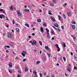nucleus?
Masks as SVG:
<instances>
[{
  "mask_svg": "<svg viewBox=\"0 0 77 77\" xmlns=\"http://www.w3.org/2000/svg\"><path fill=\"white\" fill-rule=\"evenodd\" d=\"M35 34L34 33H33L32 34V36H35Z\"/></svg>",
  "mask_w": 77,
  "mask_h": 77,
  "instance_id": "nucleus-51",
  "label": "nucleus"
},
{
  "mask_svg": "<svg viewBox=\"0 0 77 77\" xmlns=\"http://www.w3.org/2000/svg\"><path fill=\"white\" fill-rule=\"evenodd\" d=\"M53 3H56V1L55 0H53Z\"/></svg>",
  "mask_w": 77,
  "mask_h": 77,
  "instance_id": "nucleus-48",
  "label": "nucleus"
},
{
  "mask_svg": "<svg viewBox=\"0 0 77 77\" xmlns=\"http://www.w3.org/2000/svg\"><path fill=\"white\" fill-rule=\"evenodd\" d=\"M7 36L8 38H10L12 37V35L10 33H7Z\"/></svg>",
  "mask_w": 77,
  "mask_h": 77,
  "instance_id": "nucleus-2",
  "label": "nucleus"
},
{
  "mask_svg": "<svg viewBox=\"0 0 77 77\" xmlns=\"http://www.w3.org/2000/svg\"><path fill=\"white\" fill-rule=\"evenodd\" d=\"M3 18H5L6 17L5 16L3 15Z\"/></svg>",
  "mask_w": 77,
  "mask_h": 77,
  "instance_id": "nucleus-59",
  "label": "nucleus"
},
{
  "mask_svg": "<svg viewBox=\"0 0 77 77\" xmlns=\"http://www.w3.org/2000/svg\"><path fill=\"white\" fill-rule=\"evenodd\" d=\"M61 28L62 29H64V26H62Z\"/></svg>",
  "mask_w": 77,
  "mask_h": 77,
  "instance_id": "nucleus-43",
  "label": "nucleus"
},
{
  "mask_svg": "<svg viewBox=\"0 0 77 77\" xmlns=\"http://www.w3.org/2000/svg\"><path fill=\"white\" fill-rule=\"evenodd\" d=\"M50 18L51 19V20H52V21L54 22V21H55V20L53 19V18L52 17H51Z\"/></svg>",
  "mask_w": 77,
  "mask_h": 77,
  "instance_id": "nucleus-12",
  "label": "nucleus"
},
{
  "mask_svg": "<svg viewBox=\"0 0 77 77\" xmlns=\"http://www.w3.org/2000/svg\"><path fill=\"white\" fill-rule=\"evenodd\" d=\"M37 21L38 23H41V19H38L37 20Z\"/></svg>",
  "mask_w": 77,
  "mask_h": 77,
  "instance_id": "nucleus-21",
  "label": "nucleus"
},
{
  "mask_svg": "<svg viewBox=\"0 0 77 77\" xmlns=\"http://www.w3.org/2000/svg\"><path fill=\"white\" fill-rule=\"evenodd\" d=\"M65 75H66V76H68V75L66 74V73H65Z\"/></svg>",
  "mask_w": 77,
  "mask_h": 77,
  "instance_id": "nucleus-57",
  "label": "nucleus"
},
{
  "mask_svg": "<svg viewBox=\"0 0 77 77\" xmlns=\"http://www.w3.org/2000/svg\"><path fill=\"white\" fill-rule=\"evenodd\" d=\"M67 14L69 17H71V13L69 12H67Z\"/></svg>",
  "mask_w": 77,
  "mask_h": 77,
  "instance_id": "nucleus-5",
  "label": "nucleus"
},
{
  "mask_svg": "<svg viewBox=\"0 0 77 77\" xmlns=\"http://www.w3.org/2000/svg\"><path fill=\"white\" fill-rule=\"evenodd\" d=\"M57 66H59V63H57Z\"/></svg>",
  "mask_w": 77,
  "mask_h": 77,
  "instance_id": "nucleus-61",
  "label": "nucleus"
},
{
  "mask_svg": "<svg viewBox=\"0 0 77 77\" xmlns=\"http://www.w3.org/2000/svg\"><path fill=\"white\" fill-rule=\"evenodd\" d=\"M43 25L45 27H46V26H47V25H46V24H45V23H43Z\"/></svg>",
  "mask_w": 77,
  "mask_h": 77,
  "instance_id": "nucleus-32",
  "label": "nucleus"
},
{
  "mask_svg": "<svg viewBox=\"0 0 77 77\" xmlns=\"http://www.w3.org/2000/svg\"><path fill=\"white\" fill-rule=\"evenodd\" d=\"M54 26H55V27H57L58 28H59V27H58V24H57V23H55L54 25Z\"/></svg>",
  "mask_w": 77,
  "mask_h": 77,
  "instance_id": "nucleus-8",
  "label": "nucleus"
},
{
  "mask_svg": "<svg viewBox=\"0 0 77 77\" xmlns=\"http://www.w3.org/2000/svg\"><path fill=\"white\" fill-rule=\"evenodd\" d=\"M57 31H58V32H60V29H59V28H57Z\"/></svg>",
  "mask_w": 77,
  "mask_h": 77,
  "instance_id": "nucleus-30",
  "label": "nucleus"
},
{
  "mask_svg": "<svg viewBox=\"0 0 77 77\" xmlns=\"http://www.w3.org/2000/svg\"><path fill=\"white\" fill-rule=\"evenodd\" d=\"M51 33H52L53 35H55V32H54V31L53 30H52L51 31Z\"/></svg>",
  "mask_w": 77,
  "mask_h": 77,
  "instance_id": "nucleus-15",
  "label": "nucleus"
},
{
  "mask_svg": "<svg viewBox=\"0 0 77 77\" xmlns=\"http://www.w3.org/2000/svg\"><path fill=\"white\" fill-rule=\"evenodd\" d=\"M5 48L7 47V48H10V46H6L5 47Z\"/></svg>",
  "mask_w": 77,
  "mask_h": 77,
  "instance_id": "nucleus-38",
  "label": "nucleus"
},
{
  "mask_svg": "<svg viewBox=\"0 0 77 77\" xmlns=\"http://www.w3.org/2000/svg\"><path fill=\"white\" fill-rule=\"evenodd\" d=\"M67 71H69V72H71V69H67Z\"/></svg>",
  "mask_w": 77,
  "mask_h": 77,
  "instance_id": "nucleus-36",
  "label": "nucleus"
},
{
  "mask_svg": "<svg viewBox=\"0 0 77 77\" xmlns=\"http://www.w3.org/2000/svg\"><path fill=\"white\" fill-rule=\"evenodd\" d=\"M43 60L44 61H45V60H46V58H44L43 59Z\"/></svg>",
  "mask_w": 77,
  "mask_h": 77,
  "instance_id": "nucleus-45",
  "label": "nucleus"
},
{
  "mask_svg": "<svg viewBox=\"0 0 77 77\" xmlns=\"http://www.w3.org/2000/svg\"><path fill=\"white\" fill-rule=\"evenodd\" d=\"M75 69H77V68L75 67H74V69H73V70H75Z\"/></svg>",
  "mask_w": 77,
  "mask_h": 77,
  "instance_id": "nucleus-44",
  "label": "nucleus"
},
{
  "mask_svg": "<svg viewBox=\"0 0 77 77\" xmlns=\"http://www.w3.org/2000/svg\"><path fill=\"white\" fill-rule=\"evenodd\" d=\"M47 54L49 57H50V56H51V54H48V53H47Z\"/></svg>",
  "mask_w": 77,
  "mask_h": 77,
  "instance_id": "nucleus-39",
  "label": "nucleus"
},
{
  "mask_svg": "<svg viewBox=\"0 0 77 77\" xmlns=\"http://www.w3.org/2000/svg\"><path fill=\"white\" fill-rule=\"evenodd\" d=\"M67 3H65L64 4V5H65V6H66V5H67Z\"/></svg>",
  "mask_w": 77,
  "mask_h": 77,
  "instance_id": "nucleus-63",
  "label": "nucleus"
},
{
  "mask_svg": "<svg viewBox=\"0 0 77 77\" xmlns=\"http://www.w3.org/2000/svg\"><path fill=\"white\" fill-rule=\"evenodd\" d=\"M45 48L46 50H50V49L48 46H46L45 47Z\"/></svg>",
  "mask_w": 77,
  "mask_h": 77,
  "instance_id": "nucleus-7",
  "label": "nucleus"
},
{
  "mask_svg": "<svg viewBox=\"0 0 77 77\" xmlns=\"http://www.w3.org/2000/svg\"><path fill=\"white\" fill-rule=\"evenodd\" d=\"M46 32L47 33H48V32H49V30H48V29L47 28L46 29Z\"/></svg>",
  "mask_w": 77,
  "mask_h": 77,
  "instance_id": "nucleus-28",
  "label": "nucleus"
},
{
  "mask_svg": "<svg viewBox=\"0 0 77 77\" xmlns=\"http://www.w3.org/2000/svg\"><path fill=\"white\" fill-rule=\"evenodd\" d=\"M55 46L56 47H57V48H58L59 47V46H58V44H56L55 45Z\"/></svg>",
  "mask_w": 77,
  "mask_h": 77,
  "instance_id": "nucleus-25",
  "label": "nucleus"
},
{
  "mask_svg": "<svg viewBox=\"0 0 77 77\" xmlns=\"http://www.w3.org/2000/svg\"><path fill=\"white\" fill-rule=\"evenodd\" d=\"M21 54L23 57H25L26 54H27V52L26 51H23V52L21 53Z\"/></svg>",
  "mask_w": 77,
  "mask_h": 77,
  "instance_id": "nucleus-1",
  "label": "nucleus"
},
{
  "mask_svg": "<svg viewBox=\"0 0 77 77\" xmlns=\"http://www.w3.org/2000/svg\"><path fill=\"white\" fill-rule=\"evenodd\" d=\"M25 25L26 26H27V27H29V24H28L27 23H26L25 24Z\"/></svg>",
  "mask_w": 77,
  "mask_h": 77,
  "instance_id": "nucleus-17",
  "label": "nucleus"
},
{
  "mask_svg": "<svg viewBox=\"0 0 77 77\" xmlns=\"http://www.w3.org/2000/svg\"><path fill=\"white\" fill-rule=\"evenodd\" d=\"M39 43L41 45H42V42L41 41L39 42Z\"/></svg>",
  "mask_w": 77,
  "mask_h": 77,
  "instance_id": "nucleus-34",
  "label": "nucleus"
},
{
  "mask_svg": "<svg viewBox=\"0 0 77 77\" xmlns=\"http://www.w3.org/2000/svg\"><path fill=\"white\" fill-rule=\"evenodd\" d=\"M47 35H46L47 38H50V33H47Z\"/></svg>",
  "mask_w": 77,
  "mask_h": 77,
  "instance_id": "nucleus-6",
  "label": "nucleus"
},
{
  "mask_svg": "<svg viewBox=\"0 0 77 77\" xmlns=\"http://www.w3.org/2000/svg\"><path fill=\"white\" fill-rule=\"evenodd\" d=\"M40 30H41V32H42V33H44V29H43V27H41Z\"/></svg>",
  "mask_w": 77,
  "mask_h": 77,
  "instance_id": "nucleus-4",
  "label": "nucleus"
},
{
  "mask_svg": "<svg viewBox=\"0 0 77 77\" xmlns=\"http://www.w3.org/2000/svg\"><path fill=\"white\" fill-rule=\"evenodd\" d=\"M63 18L64 19H66V16H65V15H63Z\"/></svg>",
  "mask_w": 77,
  "mask_h": 77,
  "instance_id": "nucleus-31",
  "label": "nucleus"
},
{
  "mask_svg": "<svg viewBox=\"0 0 77 77\" xmlns=\"http://www.w3.org/2000/svg\"><path fill=\"white\" fill-rule=\"evenodd\" d=\"M52 26L53 27V28H54V29H55L56 30L57 29L55 27H54V26Z\"/></svg>",
  "mask_w": 77,
  "mask_h": 77,
  "instance_id": "nucleus-41",
  "label": "nucleus"
},
{
  "mask_svg": "<svg viewBox=\"0 0 77 77\" xmlns=\"http://www.w3.org/2000/svg\"><path fill=\"white\" fill-rule=\"evenodd\" d=\"M33 42L34 45V44H36V41L35 40H34V41H33V42Z\"/></svg>",
  "mask_w": 77,
  "mask_h": 77,
  "instance_id": "nucleus-14",
  "label": "nucleus"
},
{
  "mask_svg": "<svg viewBox=\"0 0 77 77\" xmlns=\"http://www.w3.org/2000/svg\"><path fill=\"white\" fill-rule=\"evenodd\" d=\"M25 72H27V71H28V69L27 67H25Z\"/></svg>",
  "mask_w": 77,
  "mask_h": 77,
  "instance_id": "nucleus-13",
  "label": "nucleus"
},
{
  "mask_svg": "<svg viewBox=\"0 0 77 77\" xmlns=\"http://www.w3.org/2000/svg\"><path fill=\"white\" fill-rule=\"evenodd\" d=\"M6 35V34H3V36H5Z\"/></svg>",
  "mask_w": 77,
  "mask_h": 77,
  "instance_id": "nucleus-64",
  "label": "nucleus"
},
{
  "mask_svg": "<svg viewBox=\"0 0 77 77\" xmlns=\"http://www.w3.org/2000/svg\"><path fill=\"white\" fill-rule=\"evenodd\" d=\"M13 24H15V21L14 20H13Z\"/></svg>",
  "mask_w": 77,
  "mask_h": 77,
  "instance_id": "nucleus-40",
  "label": "nucleus"
},
{
  "mask_svg": "<svg viewBox=\"0 0 77 77\" xmlns=\"http://www.w3.org/2000/svg\"><path fill=\"white\" fill-rule=\"evenodd\" d=\"M63 45L64 47H66V45H65V44L64 43L63 44Z\"/></svg>",
  "mask_w": 77,
  "mask_h": 77,
  "instance_id": "nucleus-42",
  "label": "nucleus"
},
{
  "mask_svg": "<svg viewBox=\"0 0 77 77\" xmlns=\"http://www.w3.org/2000/svg\"><path fill=\"white\" fill-rule=\"evenodd\" d=\"M9 8L10 10L11 11H13V7L12 6H11L10 7H9Z\"/></svg>",
  "mask_w": 77,
  "mask_h": 77,
  "instance_id": "nucleus-10",
  "label": "nucleus"
},
{
  "mask_svg": "<svg viewBox=\"0 0 77 77\" xmlns=\"http://www.w3.org/2000/svg\"><path fill=\"white\" fill-rule=\"evenodd\" d=\"M26 60H27V59H25L23 60V62H25Z\"/></svg>",
  "mask_w": 77,
  "mask_h": 77,
  "instance_id": "nucleus-46",
  "label": "nucleus"
},
{
  "mask_svg": "<svg viewBox=\"0 0 77 77\" xmlns=\"http://www.w3.org/2000/svg\"><path fill=\"white\" fill-rule=\"evenodd\" d=\"M16 31L17 32H20V29L18 28L16 29Z\"/></svg>",
  "mask_w": 77,
  "mask_h": 77,
  "instance_id": "nucleus-19",
  "label": "nucleus"
},
{
  "mask_svg": "<svg viewBox=\"0 0 77 77\" xmlns=\"http://www.w3.org/2000/svg\"><path fill=\"white\" fill-rule=\"evenodd\" d=\"M48 14L49 15H51L52 14L51 12H49Z\"/></svg>",
  "mask_w": 77,
  "mask_h": 77,
  "instance_id": "nucleus-49",
  "label": "nucleus"
},
{
  "mask_svg": "<svg viewBox=\"0 0 77 77\" xmlns=\"http://www.w3.org/2000/svg\"><path fill=\"white\" fill-rule=\"evenodd\" d=\"M17 14H18V16H19L20 17H21V13L19 11V10H17Z\"/></svg>",
  "mask_w": 77,
  "mask_h": 77,
  "instance_id": "nucleus-3",
  "label": "nucleus"
},
{
  "mask_svg": "<svg viewBox=\"0 0 77 77\" xmlns=\"http://www.w3.org/2000/svg\"><path fill=\"white\" fill-rule=\"evenodd\" d=\"M6 26L7 27V28H9V25H6Z\"/></svg>",
  "mask_w": 77,
  "mask_h": 77,
  "instance_id": "nucleus-56",
  "label": "nucleus"
},
{
  "mask_svg": "<svg viewBox=\"0 0 77 77\" xmlns=\"http://www.w3.org/2000/svg\"><path fill=\"white\" fill-rule=\"evenodd\" d=\"M39 74H40V77H42V74L40 73Z\"/></svg>",
  "mask_w": 77,
  "mask_h": 77,
  "instance_id": "nucleus-53",
  "label": "nucleus"
},
{
  "mask_svg": "<svg viewBox=\"0 0 77 77\" xmlns=\"http://www.w3.org/2000/svg\"><path fill=\"white\" fill-rule=\"evenodd\" d=\"M33 73L34 74H36L37 72H36V70H35L34 71Z\"/></svg>",
  "mask_w": 77,
  "mask_h": 77,
  "instance_id": "nucleus-22",
  "label": "nucleus"
},
{
  "mask_svg": "<svg viewBox=\"0 0 77 77\" xmlns=\"http://www.w3.org/2000/svg\"><path fill=\"white\" fill-rule=\"evenodd\" d=\"M63 59L64 61H66V58L65 57H63Z\"/></svg>",
  "mask_w": 77,
  "mask_h": 77,
  "instance_id": "nucleus-35",
  "label": "nucleus"
},
{
  "mask_svg": "<svg viewBox=\"0 0 77 77\" xmlns=\"http://www.w3.org/2000/svg\"><path fill=\"white\" fill-rule=\"evenodd\" d=\"M43 74L45 76L47 75V73L45 72H43Z\"/></svg>",
  "mask_w": 77,
  "mask_h": 77,
  "instance_id": "nucleus-37",
  "label": "nucleus"
},
{
  "mask_svg": "<svg viewBox=\"0 0 77 77\" xmlns=\"http://www.w3.org/2000/svg\"><path fill=\"white\" fill-rule=\"evenodd\" d=\"M29 42H30V43H31L32 45H34V44H33V42H32V41H30Z\"/></svg>",
  "mask_w": 77,
  "mask_h": 77,
  "instance_id": "nucleus-20",
  "label": "nucleus"
},
{
  "mask_svg": "<svg viewBox=\"0 0 77 77\" xmlns=\"http://www.w3.org/2000/svg\"><path fill=\"white\" fill-rule=\"evenodd\" d=\"M71 23L72 24H75V22L74 21H73L72 22H71Z\"/></svg>",
  "mask_w": 77,
  "mask_h": 77,
  "instance_id": "nucleus-27",
  "label": "nucleus"
},
{
  "mask_svg": "<svg viewBox=\"0 0 77 77\" xmlns=\"http://www.w3.org/2000/svg\"><path fill=\"white\" fill-rule=\"evenodd\" d=\"M6 53H8V52H9V51L7 50L6 51Z\"/></svg>",
  "mask_w": 77,
  "mask_h": 77,
  "instance_id": "nucleus-62",
  "label": "nucleus"
},
{
  "mask_svg": "<svg viewBox=\"0 0 77 77\" xmlns=\"http://www.w3.org/2000/svg\"><path fill=\"white\" fill-rule=\"evenodd\" d=\"M71 55H73V53H72V52H71Z\"/></svg>",
  "mask_w": 77,
  "mask_h": 77,
  "instance_id": "nucleus-60",
  "label": "nucleus"
},
{
  "mask_svg": "<svg viewBox=\"0 0 77 77\" xmlns=\"http://www.w3.org/2000/svg\"><path fill=\"white\" fill-rule=\"evenodd\" d=\"M72 28L73 29H75V25H73L72 26Z\"/></svg>",
  "mask_w": 77,
  "mask_h": 77,
  "instance_id": "nucleus-18",
  "label": "nucleus"
},
{
  "mask_svg": "<svg viewBox=\"0 0 77 77\" xmlns=\"http://www.w3.org/2000/svg\"><path fill=\"white\" fill-rule=\"evenodd\" d=\"M25 11H26V12H29V10H27L26 9V8H25Z\"/></svg>",
  "mask_w": 77,
  "mask_h": 77,
  "instance_id": "nucleus-24",
  "label": "nucleus"
},
{
  "mask_svg": "<svg viewBox=\"0 0 77 77\" xmlns=\"http://www.w3.org/2000/svg\"><path fill=\"white\" fill-rule=\"evenodd\" d=\"M52 40H54V37H52Z\"/></svg>",
  "mask_w": 77,
  "mask_h": 77,
  "instance_id": "nucleus-55",
  "label": "nucleus"
},
{
  "mask_svg": "<svg viewBox=\"0 0 77 77\" xmlns=\"http://www.w3.org/2000/svg\"><path fill=\"white\" fill-rule=\"evenodd\" d=\"M57 48V51L58 52H59L60 50V49L59 48V47Z\"/></svg>",
  "mask_w": 77,
  "mask_h": 77,
  "instance_id": "nucleus-26",
  "label": "nucleus"
},
{
  "mask_svg": "<svg viewBox=\"0 0 77 77\" xmlns=\"http://www.w3.org/2000/svg\"><path fill=\"white\" fill-rule=\"evenodd\" d=\"M24 8H27V6L25 5L24 7Z\"/></svg>",
  "mask_w": 77,
  "mask_h": 77,
  "instance_id": "nucleus-58",
  "label": "nucleus"
},
{
  "mask_svg": "<svg viewBox=\"0 0 77 77\" xmlns=\"http://www.w3.org/2000/svg\"><path fill=\"white\" fill-rule=\"evenodd\" d=\"M1 11H2V12H3V10L2 9H1L0 10V11L1 12Z\"/></svg>",
  "mask_w": 77,
  "mask_h": 77,
  "instance_id": "nucleus-47",
  "label": "nucleus"
},
{
  "mask_svg": "<svg viewBox=\"0 0 77 77\" xmlns=\"http://www.w3.org/2000/svg\"><path fill=\"white\" fill-rule=\"evenodd\" d=\"M3 15L1 14L0 15V18L2 19L3 18Z\"/></svg>",
  "mask_w": 77,
  "mask_h": 77,
  "instance_id": "nucleus-16",
  "label": "nucleus"
},
{
  "mask_svg": "<svg viewBox=\"0 0 77 77\" xmlns=\"http://www.w3.org/2000/svg\"><path fill=\"white\" fill-rule=\"evenodd\" d=\"M51 5L52 6H54V4H53L52 3L51 4Z\"/></svg>",
  "mask_w": 77,
  "mask_h": 77,
  "instance_id": "nucleus-52",
  "label": "nucleus"
},
{
  "mask_svg": "<svg viewBox=\"0 0 77 77\" xmlns=\"http://www.w3.org/2000/svg\"><path fill=\"white\" fill-rule=\"evenodd\" d=\"M8 71L10 73V74H12V70H10V69H8Z\"/></svg>",
  "mask_w": 77,
  "mask_h": 77,
  "instance_id": "nucleus-23",
  "label": "nucleus"
},
{
  "mask_svg": "<svg viewBox=\"0 0 77 77\" xmlns=\"http://www.w3.org/2000/svg\"><path fill=\"white\" fill-rule=\"evenodd\" d=\"M35 77H38V75L36 74H35Z\"/></svg>",
  "mask_w": 77,
  "mask_h": 77,
  "instance_id": "nucleus-50",
  "label": "nucleus"
},
{
  "mask_svg": "<svg viewBox=\"0 0 77 77\" xmlns=\"http://www.w3.org/2000/svg\"><path fill=\"white\" fill-rule=\"evenodd\" d=\"M13 54H15V52H14V51H13Z\"/></svg>",
  "mask_w": 77,
  "mask_h": 77,
  "instance_id": "nucleus-54",
  "label": "nucleus"
},
{
  "mask_svg": "<svg viewBox=\"0 0 77 77\" xmlns=\"http://www.w3.org/2000/svg\"><path fill=\"white\" fill-rule=\"evenodd\" d=\"M21 76V75H17V77H20Z\"/></svg>",
  "mask_w": 77,
  "mask_h": 77,
  "instance_id": "nucleus-33",
  "label": "nucleus"
},
{
  "mask_svg": "<svg viewBox=\"0 0 77 77\" xmlns=\"http://www.w3.org/2000/svg\"><path fill=\"white\" fill-rule=\"evenodd\" d=\"M10 45L12 47H13L14 46V43L12 42H11L10 43Z\"/></svg>",
  "mask_w": 77,
  "mask_h": 77,
  "instance_id": "nucleus-11",
  "label": "nucleus"
},
{
  "mask_svg": "<svg viewBox=\"0 0 77 77\" xmlns=\"http://www.w3.org/2000/svg\"><path fill=\"white\" fill-rule=\"evenodd\" d=\"M8 65L9 66L10 68H11V67L12 66V63H8Z\"/></svg>",
  "mask_w": 77,
  "mask_h": 77,
  "instance_id": "nucleus-9",
  "label": "nucleus"
},
{
  "mask_svg": "<svg viewBox=\"0 0 77 77\" xmlns=\"http://www.w3.org/2000/svg\"><path fill=\"white\" fill-rule=\"evenodd\" d=\"M40 63V61H37L36 62V63L37 64H39V63Z\"/></svg>",
  "mask_w": 77,
  "mask_h": 77,
  "instance_id": "nucleus-29",
  "label": "nucleus"
}]
</instances>
